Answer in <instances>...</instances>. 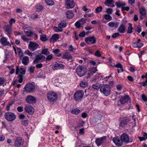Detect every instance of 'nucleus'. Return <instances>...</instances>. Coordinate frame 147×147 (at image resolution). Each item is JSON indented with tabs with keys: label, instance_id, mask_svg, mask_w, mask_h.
I'll list each match as a JSON object with an SVG mask.
<instances>
[{
	"label": "nucleus",
	"instance_id": "nucleus-46",
	"mask_svg": "<svg viewBox=\"0 0 147 147\" xmlns=\"http://www.w3.org/2000/svg\"><path fill=\"white\" fill-rule=\"evenodd\" d=\"M35 69L34 67L31 66L28 69V71L30 73L32 74L34 73Z\"/></svg>",
	"mask_w": 147,
	"mask_h": 147
},
{
	"label": "nucleus",
	"instance_id": "nucleus-52",
	"mask_svg": "<svg viewBox=\"0 0 147 147\" xmlns=\"http://www.w3.org/2000/svg\"><path fill=\"white\" fill-rule=\"evenodd\" d=\"M25 53L28 55L30 56V58H33L32 57L33 53L30 52L29 51L27 50L26 51Z\"/></svg>",
	"mask_w": 147,
	"mask_h": 147
},
{
	"label": "nucleus",
	"instance_id": "nucleus-3",
	"mask_svg": "<svg viewBox=\"0 0 147 147\" xmlns=\"http://www.w3.org/2000/svg\"><path fill=\"white\" fill-rule=\"evenodd\" d=\"M4 117L7 121L11 122L15 120L16 115L13 113L7 112L5 113Z\"/></svg>",
	"mask_w": 147,
	"mask_h": 147
},
{
	"label": "nucleus",
	"instance_id": "nucleus-33",
	"mask_svg": "<svg viewBox=\"0 0 147 147\" xmlns=\"http://www.w3.org/2000/svg\"><path fill=\"white\" fill-rule=\"evenodd\" d=\"M80 112V110L77 108H76L75 109H73L71 110V113L74 115H78Z\"/></svg>",
	"mask_w": 147,
	"mask_h": 147
},
{
	"label": "nucleus",
	"instance_id": "nucleus-51",
	"mask_svg": "<svg viewBox=\"0 0 147 147\" xmlns=\"http://www.w3.org/2000/svg\"><path fill=\"white\" fill-rule=\"evenodd\" d=\"M102 6H100L97 7L95 9V10L96 13H98L101 12L102 10Z\"/></svg>",
	"mask_w": 147,
	"mask_h": 147
},
{
	"label": "nucleus",
	"instance_id": "nucleus-49",
	"mask_svg": "<svg viewBox=\"0 0 147 147\" xmlns=\"http://www.w3.org/2000/svg\"><path fill=\"white\" fill-rule=\"evenodd\" d=\"M23 76L21 74L19 75L18 77V81L20 83H22L23 81Z\"/></svg>",
	"mask_w": 147,
	"mask_h": 147
},
{
	"label": "nucleus",
	"instance_id": "nucleus-41",
	"mask_svg": "<svg viewBox=\"0 0 147 147\" xmlns=\"http://www.w3.org/2000/svg\"><path fill=\"white\" fill-rule=\"evenodd\" d=\"M88 83L86 82H82L80 83V86L82 88H85L87 86Z\"/></svg>",
	"mask_w": 147,
	"mask_h": 147
},
{
	"label": "nucleus",
	"instance_id": "nucleus-64",
	"mask_svg": "<svg viewBox=\"0 0 147 147\" xmlns=\"http://www.w3.org/2000/svg\"><path fill=\"white\" fill-rule=\"evenodd\" d=\"M84 128H82L79 129V134L81 135H83L84 134Z\"/></svg>",
	"mask_w": 147,
	"mask_h": 147
},
{
	"label": "nucleus",
	"instance_id": "nucleus-36",
	"mask_svg": "<svg viewBox=\"0 0 147 147\" xmlns=\"http://www.w3.org/2000/svg\"><path fill=\"white\" fill-rule=\"evenodd\" d=\"M140 13L141 15L142 16H145L146 14V10L144 7H141L139 9Z\"/></svg>",
	"mask_w": 147,
	"mask_h": 147
},
{
	"label": "nucleus",
	"instance_id": "nucleus-16",
	"mask_svg": "<svg viewBox=\"0 0 147 147\" xmlns=\"http://www.w3.org/2000/svg\"><path fill=\"white\" fill-rule=\"evenodd\" d=\"M64 65L61 63H56L53 65L52 68L54 70H57L60 69H63Z\"/></svg>",
	"mask_w": 147,
	"mask_h": 147
},
{
	"label": "nucleus",
	"instance_id": "nucleus-55",
	"mask_svg": "<svg viewBox=\"0 0 147 147\" xmlns=\"http://www.w3.org/2000/svg\"><path fill=\"white\" fill-rule=\"evenodd\" d=\"M75 26L78 28H79L81 26L79 21H77L75 24Z\"/></svg>",
	"mask_w": 147,
	"mask_h": 147
},
{
	"label": "nucleus",
	"instance_id": "nucleus-28",
	"mask_svg": "<svg viewBox=\"0 0 147 147\" xmlns=\"http://www.w3.org/2000/svg\"><path fill=\"white\" fill-rule=\"evenodd\" d=\"M115 4L117 7H121L122 9V7H123L124 6H125L126 5V4L124 2H121L119 1H117L116 2Z\"/></svg>",
	"mask_w": 147,
	"mask_h": 147
},
{
	"label": "nucleus",
	"instance_id": "nucleus-15",
	"mask_svg": "<svg viewBox=\"0 0 147 147\" xmlns=\"http://www.w3.org/2000/svg\"><path fill=\"white\" fill-rule=\"evenodd\" d=\"M3 29L6 32L7 35L10 38L12 31L11 26L9 25L5 26L3 27Z\"/></svg>",
	"mask_w": 147,
	"mask_h": 147
},
{
	"label": "nucleus",
	"instance_id": "nucleus-57",
	"mask_svg": "<svg viewBox=\"0 0 147 147\" xmlns=\"http://www.w3.org/2000/svg\"><path fill=\"white\" fill-rule=\"evenodd\" d=\"M17 109L18 112H22L23 111V107L22 106L18 107Z\"/></svg>",
	"mask_w": 147,
	"mask_h": 147
},
{
	"label": "nucleus",
	"instance_id": "nucleus-17",
	"mask_svg": "<svg viewBox=\"0 0 147 147\" xmlns=\"http://www.w3.org/2000/svg\"><path fill=\"white\" fill-rule=\"evenodd\" d=\"M85 41L88 44L89 43V42L92 44H95L96 42V40L94 37H88L85 38Z\"/></svg>",
	"mask_w": 147,
	"mask_h": 147
},
{
	"label": "nucleus",
	"instance_id": "nucleus-19",
	"mask_svg": "<svg viewBox=\"0 0 147 147\" xmlns=\"http://www.w3.org/2000/svg\"><path fill=\"white\" fill-rule=\"evenodd\" d=\"M19 72L22 75H24L26 73V69L25 68H22V67L19 69V67L17 66L16 67V75H18Z\"/></svg>",
	"mask_w": 147,
	"mask_h": 147
},
{
	"label": "nucleus",
	"instance_id": "nucleus-1",
	"mask_svg": "<svg viewBox=\"0 0 147 147\" xmlns=\"http://www.w3.org/2000/svg\"><path fill=\"white\" fill-rule=\"evenodd\" d=\"M100 90L101 93L106 96H107L110 94V87L109 85L107 84L103 85L100 87Z\"/></svg>",
	"mask_w": 147,
	"mask_h": 147
},
{
	"label": "nucleus",
	"instance_id": "nucleus-21",
	"mask_svg": "<svg viewBox=\"0 0 147 147\" xmlns=\"http://www.w3.org/2000/svg\"><path fill=\"white\" fill-rule=\"evenodd\" d=\"M113 140L115 144L117 146H120L123 144L122 141L120 139V138H114Z\"/></svg>",
	"mask_w": 147,
	"mask_h": 147
},
{
	"label": "nucleus",
	"instance_id": "nucleus-56",
	"mask_svg": "<svg viewBox=\"0 0 147 147\" xmlns=\"http://www.w3.org/2000/svg\"><path fill=\"white\" fill-rule=\"evenodd\" d=\"M47 56L46 58H45L46 59L47 61H49L52 59L53 57L51 55L49 54Z\"/></svg>",
	"mask_w": 147,
	"mask_h": 147
},
{
	"label": "nucleus",
	"instance_id": "nucleus-44",
	"mask_svg": "<svg viewBox=\"0 0 147 147\" xmlns=\"http://www.w3.org/2000/svg\"><path fill=\"white\" fill-rule=\"evenodd\" d=\"M66 26V24L64 22H61L58 24V26L62 29L63 28H64Z\"/></svg>",
	"mask_w": 147,
	"mask_h": 147
},
{
	"label": "nucleus",
	"instance_id": "nucleus-7",
	"mask_svg": "<svg viewBox=\"0 0 147 147\" xmlns=\"http://www.w3.org/2000/svg\"><path fill=\"white\" fill-rule=\"evenodd\" d=\"M28 48L30 51H33L39 48V46L37 43L31 42L28 45Z\"/></svg>",
	"mask_w": 147,
	"mask_h": 147
},
{
	"label": "nucleus",
	"instance_id": "nucleus-42",
	"mask_svg": "<svg viewBox=\"0 0 147 147\" xmlns=\"http://www.w3.org/2000/svg\"><path fill=\"white\" fill-rule=\"evenodd\" d=\"M17 50L18 53V55L19 57H20V58L22 57L23 55V52L21 51V49L20 48H18Z\"/></svg>",
	"mask_w": 147,
	"mask_h": 147
},
{
	"label": "nucleus",
	"instance_id": "nucleus-48",
	"mask_svg": "<svg viewBox=\"0 0 147 147\" xmlns=\"http://www.w3.org/2000/svg\"><path fill=\"white\" fill-rule=\"evenodd\" d=\"M21 123L22 125L26 126L28 124V120H22L21 121Z\"/></svg>",
	"mask_w": 147,
	"mask_h": 147
},
{
	"label": "nucleus",
	"instance_id": "nucleus-8",
	"mask_svg": "<svg viewBox=\"0 0 147 147\" xmlns=\"http://www.w3.org/2000/svg\"><path fill=\"white\" fill-rule=\"evenodd\" d=\"M45 59V57L41 53L36 55L35 59L33 61V63H38L39 61H41V62L44 61Z\"/></svg>",
	"mask_w": 147,
	"mask_h": 147
},
{
	"label": "nucleus",
	"instance_id": "nucleus-58",
	"mask_svg": "<svg viewBox=\"0 0 147 147\" xmlns=\"http://www.w3.org/2000/svg\"><path fill=\"white\" fill-rule=\"evenodd\" d=\"M15 20L13 18L11 19L9 21L10 26H12V24L15 23Z\"/></svg>",
	"mask_w": 147,
	"mask_h": 147
},
{
	"label": "nucleus",
	"instance_id": "nucleus-6",
	"mask_svg": "<svg viewBox=\"0 0 147 147\" xmlns=\"http://www.w3.org/2000/svg\"><path fill=\"white\" fill-rule=\"evenodd\" d=\"M24 141L22 138H17L15 141L14 145L16 147H24Z\"/></svg>",
	"mask_w": 147,
	"mask_h": 147
},
{
	"label": "nucleus",
	"instance_id": "nucleus-10",
	"mask_svg": "<svg viewBox=\"0 0 147 147\" xmlns=\"http://www.w3.org/2000/svg\"><path fill=\"white\" fill-rule=\"evenodd\" d=\"M26 101L29 104H33L35 103L36 101V98L32 96L28 95L26 98Z\"/></svg>",
	"mask_w": 147,
	"mask_h": 147
},
{
	"label": "nucleus",
	"instance_id": "nucleus-37",
	"mask_svg": "<svg viewBox=\"0 0 147 147\" xmlns=\"http://www.w3.org/2000/svg\"><path fill=\"white\" fill-rule=\"evenodd\" d=\"M86 20L87 19H86L83 18H81V20H78L80 23L82 27H83L82 25H84L86 23Z\"/></svg>",
	"mask_w": 147,
	"mask_h": 147
},
{
	"label": "nucleus",
	"instance_id": "nucleus-27",
	"mask_svg": "<svg viewBox=\"0 0 147 147\" xmlns=\"http://www.w3.org/2000/svg\"><path fill=\"white\" fill-rule=\"evenodd\" d=\"M59 35L57 34H55L53 35L50 39V41L54 42L57 41L59 39Z\"/></svg>",
	"mask_w": 147,
	"mask_h": 147
},
{
	"label": "nucleus",
	"instance_id": "nucleus-23",
	"mask_svg": "<svg viewBox=\"0 0 147 147\" xmlns=\"http://www.w3.org/2000/svg\"><path fill=\"white\" fill-rule=\"evenodd\" d=\"M22 64L25 65H27L29 62V59L28 56L23 57L21 59Z\"/></svg>",
	"mask_w": 147,
	"mask_h": 147
},
{
	"label": "nucleus",
	"instance_id": "nucleus-26",
	"mask_svg": "<svg viewBox=\"0 0 147 147\" xmlns=\"http://www.w3.org/2000/svg\"><path fill=\"white\" fill-rule=\"evenodd\" d=\"M66 17L68 19H71L73 18L74 14L72 11H67L66 13Z\"/></svg>",
	"mask_w": 147,
	"mask_h": 147
},
{
	"label": "nucleus",
	"instance_id": "nucleus-4",
	"mask_svg": "<svg viewBox=\"0 0 147 147\" xmlns=\"http://www.w3.org/2000/svg\"><path fill=\"white\" fill-rule=\"evenodd\" d=\"M84 95V92L82 90H79L76 92L74 94V99L76 101L81 100Z\"/></svg>",
	"mask_w": 147,
	"mask_h": 147
},
{
	"label": "nucleus",
	"instance_id": "nucleus-20",
	"mask_svg": "<svg viewBox=\"0 0 147 147\" xmlns=\"http://www.w3.org/2000/svg\"><path fill=\"white\" fill-rule=\"evenodd\" d=\"M130 121L129 118H126L121 120L119 124L120 126L122 127H124L126 125H127Z\"/></svg>",
	"mask_w": 147,
	"mask_h": 147
},
{
	"label": "nucleus",
	"instance_id": "nucleus-14",
	"mask_svg": "<svg viewBox=\"0 0 147 147\" xmlns=\"http://www.w3.org/2000/svg\"><path fill=\"white\" fill-rule=\"evenodd\" d=\"M107 137L104 136L101 138H97L95 140V143L98 146L101 145L102 143L106 140Z\"/></svg>",
	"mask_w": 147,
	"mask_h": 147
},
{
	"label": "nucleus",
	"instance_id": "nucleus-63",
	"mask_svg": "<svg viewBox=\"0 0 147 147\" xmlns=\"http://www.w3.org/2000/svg\"><path fill=\"white\" fill-rule=\"evenodd\" d=\"M60 50L59 49H56L53 51V53L55 55L58 54Z\"/></svg>",
	"mask_w": 147,
	"mask_h": 147
},
{
	"label": "nucleus",
	"instance_id": "nucleus-32",
	"mask_svg": "<svg viewBox=\"0 0 147 147\" xmlns=\"http://www.w3.org/2000/svg\"><path fill=\"white\" fill-rule=\"evenodd\" d=\"M6 80L3 77H0V86H4V84L6 85Z\"/></svg>",
	"mask_w": 147,
	"mask_h": 147
},
{
	"label": "nucleus",
	"instance_id": "nucleus-2",
	"mask_svg": "<svg viewBox=\"0 0 147 147\" xmlns=\"http://www.w3.org/2000/svg\"><path fill=\"white\" fill-rule=\"evenodd\" d=\"M87 71V68L84 65L78 66L76 69V72L77 75L81 77L83 76Z\"/></svg>",
	"mask_w": 147,
	"mask_h": 147
},
{
	"label": "nucleus",
	"instance_id": "nucleus-25",
	"mask_svg": "<svg viewBox=\"0 0 147 147\" xmlns=\"http://www.w3.org/2000/svg\"><path fill=\"white\" fill-rule=\"evenodd\" d=\"M126 28L125 25L123 24H121L118 29V31L121 33H123L125 32Z\"/></svg>",
	"mask_w": 147,
	"mask_h": 147
},
{
	"label": "nucleus",
	"instance_id": "nucleus-47",
	"mask_svg": "<svg viewBox=\"0 0 147 147\" xmlns=\"http://www.w3.org/2000/svg\"><path fill=\"white\" fill-rule=\"evenodd\" d=\"M24 32L25 34L28 36H31L33 34V32L32 31H25Z\"/></svg>",
	"mask_w": 147,
	"mask_h": 147
},
{
	"label": "nucleus",
	"instance_id": "nucleus-12",
	"mask_svg": "<svg viewBox=\"0 0 147 147\" xmlns=\"http://www.w3.org/2000/svg\"><path fill=\"white\" fill-rule=\"evenodd\" d=\"M120 139L122 141L123 143L126 144L129 142V137L125 133H123L121 135Z\"/></svg>",
	"mask_w": 147,
	"mask_h": 147
},
{
	"label": "nucleus",
	"instance_id": "nucleus-24",
	"mask_svg": "<svg viewBox=\"0 0 147 147\" xmlns=\"http://www.w3.org/2000/svg\"><path fill=\"white\" fill-rule=\"evenodd\" d=\"M113 0H106L104 3L107 7H113L115 6L113 4Z\"/></svg>",
	"mask_w": 147,
	"mask_h": 147
},
{
	"label": "nucleus",
	"instance_id": "nucleus-45",
	"mask_svg": "<svg viewBox=\"0 0 147 147\" xmlns=\"http://www.w3.org/2000/svg\"><path fill=\"white\" fill-rule=\"evenodd\" d=\"M53 29L54 31L55 32H61L62 31L63 29L60 27H54Z\"/></svg>",
	"mask_w": 147,
	"mask_h": 147
},
{
	"label": "nucleus",
	"instance_id": "nucleus-59",
	"mask_svg": "<svg viewBox=\"0 0 147 147\" xmlns=\"http://www.w3.org/2000/svg\"><path fill=\"white\" fill-rule=\"evenodd\" d=\"M22 39L24 41H28V39L26 37V36H22L21 37Z\"/></svg>",
	"mask_w": 147,
	"mask_h": 147
},
{
	"label": "nucleus",
	"instance_id": "nucleus-50",
	"mask_svg": "<svg viewBox=\"0 0 147 147\" xmlns=\"http://www.w3.org/2000/svg\"><path fill=\"white\" fill-rule=\"evenodd\" d=\"M113 11V9L110 8H108L106 9V12L108 14H111Z\"/></svg>",
	"mask_w": 147,
	"mask_h": 147
},
{
	"label": "nucleus",
	"instance_id": "nucleus-43",
	"mask_svg": "<svg viewBox=\"0 0 147 147\" xmlns=\"http://www.w3.org/2000/svg\"><path fill=\"white\" fill-rule=\"evenodd\" d=\"M43 7L41 5H37L36 7V11L40 12L43 9Z\"/></svg>",
	"mask_w": 147,
	"mask_h": 147
},
{
	"label": "nucleus",
	"instance_id": "nucleus-29",
	"mask_svg": "<svg viewBox=\"0 0 147 147\" xmlns=\"http://www.w3.org/2000/svg\"><path fill=\"white\" fill-rule=\"evenodd\" d=\"M101 84L99 83H96L92 85V88L94 90H98L101 86Z\"/></svg>",
	"mask_w": 147,
	"mask_h": 147
},
{
	"label": "nucleus",
	"instance_id": "nucleus-13",
	"mask_svg": "<svg viewBox=\"0 0 147 147\" xmlns=\"http://www.w3.org/2000/svg\"><path fill=\"white\" fill-rule=\"evenodd\" d=\"M0 42L3 46H11L10 43L7 41V39L3 36H2L0 39Z\"/></svg>",
	"mask_w": 147,
	"mask_h": 147
},
{
	"label": "nucleus",
	"instance_id": "nucleus-35",
	"mask_svg": "<svg viewBox=\"0 0 147 147\" xmlns=\"http://www.w3.org/2000/svg\"><path fill=\"white\" fill-rule=\"evenodd\" d=\"M45 1L47 5L49 6H51L54 4V2L53 0H45Z\"/></svg>",
	"mask_w": 147,
	"mask_h": 147
},
{
	"label": "nucleus",
	"instance_id": "nucleus-9",
	"mask_svg": "<svg viewBox=\"0 0 147 147\" xmlns=\"http://www.w3.org/2000/svg\"><path fill=\"white\" fill-rule=\"evenodd\" d=\"M65 5L67 9H70L74 8L75 4L74 0H65Z\"/></svg>",
	"mask_w": 147,
	"mask_h": 147
},
{
	"label": "nucleus",
	"instance_id": "nucleus-62",
	"mask_svg": "<svg viewBox=\"0 0 147 147\" xmlns=\"http://www.w3.org/2000/svg\"><path fill=\"white\" fill-rule=\"evenodd\" d=\"M42 66V64L41 63H40L37 64L36 65V67L37 69H40L41 68Z\"/></svg>",
	"mask_w": 147,
	"mask_h": 147
},
{
	"label": "nucleus",
	"instance_id": "nucleus-31",
	"mask_svg": "<svg viewBox=\"0 0 147 147\" xmlns=\"http://www.w3.org/2000/svg\"><path fill=\"white\" fill-rule=\"evenodd\" d=\"M97 71L96 67H93L90 69V72L88 73L89 76L92 75Z\"/></svg>",
	"mask_w": 147,
	"mask_h": 147
},
{
	"label": "nucleus",
	"instance_id": "nucleus-54",
	"mask_svg": "<svg viewBox=\"0 0 147 147\" xmlns=\"http://www.w3.org/2000/svg\"><path fill=\"white\" fill-rule=\"evenodd\" d=\"M76 49L73 47L72 45H70L69 47L68 50L70 52H73Z\"/></svg>",
	"mask_w": 147,
	"mask_h": 147
},
{
	"label": "nucleus",
	"instance_id": "nucleus-53",
	"mask_svg": "<svg viewBox=\"0 0 147 147\" xmlns=\"http://www.w3.org/2000/svg\"><path fill=\"white\" fill-rule=\"evenodd\" d=\"M109 15H104V18L106 20H111L112 19V17Z\"/></svg>",
	"mask_w": 147,
	"mask_h": 147
},
{
	"label": "nucleus",
	"instance_id": "nucleus-5",
	"mask_svg": "<svg viewBox=\"0 0 147 147\" xmlns=\"http://www.w3.org/2000/svg\"><path fill=\"white\" fill-rule=\"evenodd\" d=\"M47 97L49 101L50 102H54L57 100V95L55 92H50L47 94Z\"/></svg>",
	"mask_w": 147,
	"mask_h": 147
},
{
	"label": "nucleus",
	"instance_id": "nucleus-34",
	"mask_svg": "<svg viewBox=\"0 0 147 147\" xmlns=\"http://www.w3.org/2000/svg\"><path fill=\"white\" fill-rule=\"evenodd\" d=\"M42 55L44 54L46 55H48L50 54V52L47 49H42L41 53Z\"/></svg>",
	"mask_w": 147,
	"mask_h": 147
},
{
	"label": "nucleus",
	"instance_id": "nucleus-60",
	"mask_svg": "<svg viewBox=\"0 0 147 147\" xmlns=\"http://www.w3.org/2000/svg\"><path fill=\"white\" fill-rule=\"evenodd\" d=\"M137 44V48H140L142 47L144 45L143 43L140 42H136Z\"/></svg>",
	"mask_w": 147,
	"mask_h": 147
},
{
	"label": "nucleus",
	"instance_id": "nucleus-40",
	"mask_svg": "<svg viewBox=\"0 0 147 147\" xmlns=\"http://www.w3.org/2000/svg\"><path fill=\"white\" fill-rule=\"evenodd\" d=\"M129 26L128 27L127 33L131 34L132 32L133 28L132 27V24H129Z\"/></svg>",
	"mask_w": 147,
	"mask_h": 147
},
{
	"label": "nucleus",
	"instance_id": "nucleus-61",
	"mask_svg": "<svg viewBox=\"0 0 147 147\" xmlns=\"http://www.w3.org/2000/svg\"><path fill=\"white\" fill-rule=\"evenodd\" d=\"M142 99L144 101H147V97L144 94H143L142 95Z\"/></svg>",
	"mask_w": 147,
	"mask_h": 147
},
{
	"label": "nucleus",
	"instance_id": "nucleus-22",
	"mask_svg": "<svg viewBox=\"0 0 147 147\" xmlns=\"http://www.w3.org/2000/svg\"><path fill=\"white\" fill-rule=\"evenodd\" d=\"M129 100L128 96L122 97L120 99V101L121 104H124L126 103Z\"/></svg>",
	"mask_w": 147,
	"mask_h": 147
},
{
	"label": "nucleus",
	"instance_id": "nucleus-39",
	"mask_svg": "<svg viewBox=\"0 0 147 147\" xmlns=\"http://www.w3.org/2000/svg\"><path fill=\"white\" fill-rule=\"evenodd\" d=\"M63 57L65 59H71L72 58V57L69 54L65 53L63 55Z\"/></svg>",
	"mask_w": 147,
	"mask_h": 147
},
{
	"label": "nucleus",
	"instance_id": "nucleus-30",
	"mask_svg": "<svg viewBox=\"0 0 147 147\" xmlns=\"http://www.w3.org/2000/svg\"><path fill=\"white\" fill-rule=\"evenodd\" d=\"M108 25L110 27H115V28H117L118 26L119 23L118 22L115 23L113 22H111L109 23Z\"/></svg>",
	"mask_w": 147,
	"mask_h": 147
},
{
	"label": "nucleus",
	"instance_id": "nucleus-11",
	"mask_svg": "<svg viewBox=\"0 0 147 147\" xmlns=\"http://www.w3.org/2000/svg\"><path fill=\"white\" fill-rule=\"evenodd\" d=\"M24 89L26 91L29 92H33L35 90L34 86L32 83H28L26 84L24 87Z\"/></svg>",
	"mask_w": 147,
	"mask_h": 147
},
{
	"label": "nucleus",
	"instance_id": "nucleus-38",
	"mask_svg": "<svg viewBox=\"0 0 147 147\" xmlns=\"http://www.w3.org/2000/svg\"><path fill=\"white\" fill-rule=\"evenodd\" d=\"M40 40L42 41L45 42L48 39L46 37V35H40Z\"/></svg>",
	"mask_w": 147,
	"mask_h": 147
},
{
	"label": "nucleus",
	"instance_id": "nucleus-18",
	"mask_svg": "<svg viewBox=\"0 0 147 147\" xmlns=\"http://www.w3.org/2000/svg\"><path fill=\"white\" fill-rule=\"evenodd\" d=\"M24 109L27 113L31 115L34 112V110L33 107L30 105H27L25 107Z\"/></svg>",
	"mask_w": 147,
	"mask_h": 147
}]
</instances>
